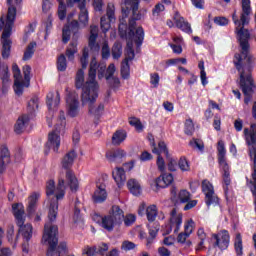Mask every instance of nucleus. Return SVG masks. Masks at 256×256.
<instances>
[{
    "mask_svg": "<svg viewBox=\"0 0 256 256\" xmlns=\"http://www.w3.org/2000/svg\"><path fill=\"white\" fill-rule=\"evenodd\" d=\"M121 75L123 79H129L130 67L129 62L123 61L121 65Z\"/></svg>",
    "mask_w": 256,
    "mask_h": 256,
    "instance_id": "8fccbe9b",
    "label": "nucleus"
},
{
    "mask_svg": "<svg viewBox=\"0 0 256 256\" xmlns=\"http://www.w3.org/2000/svg\"><path fill=\"white\" fill-rule=\"evenodd\" d=\"M136 220H137V217L135 216V214H127L125 216V212H123L122 223L124 222V225L126 227H131V225H133V223H135Z\"/></svg>",
    "mask_w": 256,
    "mask_h": 256,
    "instance_id": "79ce46f5",
    "label": "nucleus"
},
{
    "mask_svg": "<svg viewBox=\"0 0 256 256\" xmlns=\"http://www.w3.org/2000/svg\"><path fill=\"white\" fill-rule=\"evenodd\" d=\"M127 139V132L125 130H117L112 136V145H120Z\"/></svg>",
    "mask_w": 256,
    "mask_h": 256,
    "instance_id": "473e14b6",
    "label": "nucleus"
},
{
    "mask_svg": "<svg viewBox=\"0 0 256 256\" xmlns=\"http://www.w3.org/2000/svg\"><path fill=\"white\" fill-rule=\"evenodd\" d=\"M202 192L205 195V203L207 207H217V205H219V197L215 194V188L209 180L202 181Z\"/></svg>",
    "mask_w": 256,
    "mask_h": 256,
    "instance_id": "9d476101",
    "label": "nucleus"
},
{
    "mask_svg": "<svg viewBox=\"0 0 256 256\" xmlns=\"http://www.w3.org/2000/svg\"><path fill=\"white\" fill-rule=\"evenodd\" d=\"M218 163L221 166L229 165L227 164V150H225V143L223 141L218 142Z\"/></svg>",
    "mask_w": 256,
    "mask_h": 256,
    "instance_id": "c756f323",
    "label": "nucleus"
},
{
    "mask_svg": "<svg viewBox=\"0 0 256 256\" xmlns=\"http://www.w3.org/2000/svg\"><path fill=\"white\" fill-rule=\"evenodd\" d=\"M95 247H96V255H105V253L109 251V244L105 242H102L96 245Z\"/></svg>",
    "mask_w": 256,
    "mask_h": 256,
    "instance_id": "de8ad7c7",
    "label": "nucleus"
},
{
    "mask_svg": "<svg viewBox=\"0 0 256 256\" xmlns=\"http://www.w3.org/2000/svg\"><path fill=\"white\" fill-rule=\"evenodd\" d=\"M9 163H11V152H9L7 145L2 144L0 147V175L5 173Z\"/></svg>",
    "mask_w": 256,
    "mask_h": 256,
    "instance_id": "dca6fc26",
    "label": "nucleus"
},
{
    "mask_svg": "<svg viewBox=\"0 0 256 256\" xmlns=\"http://www.w3.org/2000/svg\"><path fill=\"white\" fill-rule=\"evenodd\" d=\"M191 147H194V149H199V151H203L205 145L203 144V141L200 139H193V141H190Z\"/></svg>",
    "mask_w": 256,
    "mask_h": 256,
    "instance_id": "e2e57ef3",
    "label": "nucleus"
},
{
    "mask_svg": "<svg viewBox=\"0 0 256 256\" xmlns=\"http://www.w3.org/2000/svg\"><path fill=\"white\" fill-rule=\"evenodd\" d=\"M214 23L220 27H225L226 25H229V19L218 16L214 18Z\"/></svg>",
    "mask_w": 256,
    "mask_h": 256,
    "instance_id": "0e129e2a",
    "label": "nucleus"
},
{
    "mask_svg": "<svg viewBox=\"0 0 256 256\" xmlns=\"http://www.w3.org/2000/svg\"><path fill=\"white\" fill-rule=\"evenodd\" d=\"M212 237L215 239L214 247H218L220 251H225L229 248V243L231 240L229 231L221 230L219 233L213 234Z\"/></svg>",
    "mask_w": 256,
    "mask_h": 256,
    "instance_id": "4468645a",
    "label": "nucleus"
},
{
    "mask_svg": "<svg viewBox=\"0 0 256 256\" xmlns=\"http://www.w3.org/2000/svg\"><path fill=\"white\" fill-rule=\"evenodd\" d=\"M61 131L63 130L56 127L54 131L48 134V141L46 142V149H48V151L49 149H53L55 153L59 151V147H61V136H59V134Z\"/></svg>",
    "mask_w": 256,
    "mask_h": 256,
    "instance_id": "2eb2a0df",
    "label": "nucleus"
},
{
    "mask_svg": "<svg viewBox=\"0 0 256 256\" xmlns=\"http://www.w3.org/2000/svg\"><path fill=\"white\" fill-rule=\"evenodd\" d=\"M69 39H71V30L69 26H64L62 29V41L63 43H69Z\"/></svg>",
    "mask_w": 256,
    "mask_h": 256,
    "instance_id": "5fc2aeb1",
    "label": "nucleus"
},
{
    "mask_svg": "<svg viewBox=\"0 0 256 256\" xmlns=\"http://www.w3.org/2000/svg\"><path fill=\"white\" fill-rule=\"evenodd\" d=\"M57 69L58 71H65L67 69V58L63 54L58 57Z\"/></svg>",
    "mask_w": 256,
    "mask_h": 256,
    "instance_id": "a18cd8bd",
    "label": "nucleus"
},
{
    "mask_svg": "<svg viewBox=\"0 0 256 256\" xmlns=\"http://www.w3.org/2000/svg\"><path fill=\"white\" fill-rule=\"evenodd\" d=\"M135 59V50H133V42H128L126 46L125 59L126 63Z\"/></svg>",
    "mask_w": 256,
    "mask_h": 256,
    "instance_id": "e433bc0d",
    "label": "nucleus"
},
{
    "mask_svg": "<svg viewBox=\"0 0 256 256\" xmlns=\"http://www.w3.org/2000/svg\"><path fill=\"white\" fill-rule=\"evenodd\" d=\"M178 167L181 171H190L191 167L189 166V162L187 158L181 157L178 161Z\"/></svg>",
    "mask_w": 256,
    "mask_h": 256,
    "instance_id": "3c124183",
    "label": "nucleus"
},
{
    "mask_svg": "<svg viewBox=\"0 0 256 256\" xmlns=\"http://www.w3.org/2000/svg\"><path fill=\"white\" fill-rule=\"evenodd\" d=\"M66 105L68 115L70 117H77L79 115V94L77 92H68L66 96Z\"/></svg>",
    "mask_w": 256,
    "mask_h": 256,
    "instance_id": "9b49d317",
    "label": "nucleus"
},
{
    "mask_svg": "<svg viewBox=\"0 0 256 256\" xmlns=\"http://www.w3.org/2000/svg\"><path fill=\"white\" fill-rule=\"evenodd\" d=\"M135 247H137V245L129 240H125L121 245L122 251H133Z\"/></svg>",
    "mask_w": 256,
    "mask_h": 256,
    "instance_id": "052dcab7",
    "label": "nucleus"
},
{
    "mask_svg": "<svg viewBox=\"0 0 256 256\" xmlns=\"http://www.w3.org/2000/svg\"><path fill=\"white\" fill-rule=\"evenodd\" d=\"M27 125H29V116L24 114L17 119L14 125L15 133H17V135H21V133L27 129Z\"/></svg>",
    "mask_w": 256,
    "mask_h": 256,
    "instance_id": "a878e982",
    "label": "nucleus"
},
{
    "mask_svg": "<svg viewBox=\"0 0 256 256\" xmlns=\"http://www.w3.org/2000/svg\"><path fill=\"white\" fill-rule=\"evenodd\" d=\"M60 102H61V96L59 95V92H56V94H53V92L48 93L46 105L49 111H53V109H57V107H59Z\"/></svg>",
    "mask_w": 256,
    "mask_h": 256,
    "instance_id": "393cba45",
    "label": "nucleus"
},
{
    "mask_svg": "<svg viewBox=\"0 0 256 256\" xmlns=\"http://www.w3.org/2000/svg\"><path fill=\"white\" fill-rule=\"evenodd\" d=\"M35 47H37V43L35 42H31L23 55V61H29V59H31V57H33V55L35 54Z\"/></svg>",
    "mask_w": 256,
    "mask_h": 256,
    "instance_id": "4c0bfd02",
    "label": "nucleus"
},
{
    "mask_svg": "<svg viewBox=\"0 0 256 256\" xmlns=\"http://www.w3.org/2000/svg\"><path fill=\"white\" fill-rule=\"evenodd\" d=\"M125 157H127V153L122 149L109 150L106 152V159H108L110 163H121Z\"/></svg>",
    "mask_w": 256,
    "mask_h": 256,
    "instance_id": "a211bd4d",
    "label": "nucleus"
},
{
    "mask_svg": "<svg viewBox=\"0 0 256 256\" xmlns=\"http://www.w3.org/2000/svg\"><path fill=\"white\" fill-rule=\"evenodd\" d=\"M115 21V5L108 3L106 16H102L100 19V27L103 33H107L111 29V23Z\"/></svg>",
    "mask_w": 256,
    "mask_h": 256,
    "instance_id": "ddd939ff",
    "label": "nucleus"
},
{
    "mask_svg": "<svg viewBox=\"0 0 256 256\" xmlns=\"http://www.w3.org/2000/svg\"><path fill=\"white\" fill-rule=\"evenodd\" d=\"M152 147H153L152 152L156 153V155H158L156 165H157L159 171H161L163 173V172H165V160L163 159V156H161L159 154V152L157 151V148L155 147V142H152Z\"/></svg>",
    "mask_w": 256,
    "mask_h": 256,
    "instance_id": "c9c22d12",
    "label": "nucleus"
},
{
    "mask_svg": "<svg viewBox=\"0 0 256 256\" xmlns=\"http://www.w3.org/2000/svg\"><path fill=\"white\" fill-rule=\"evenodd\" d=\"M136 25L137 20L135 18H130L128 22V37H130V39H133L134 43L139 49V47L143 45V40L145 39V31L143 30V27H138L135 30Z\"/></svg>",
    "mask_w": 256,
    "mask_h": 256,
    "instance_id": "1a4fd4ad",
    "label": "nucleus"
},
{
    "mask_svg": "<svg viewBox=\"0 0 256 256\" xmlns=\"http://www.w3.org/2000/svg\"><path fill=\"white\" fill-rule=\"evenodd\" d=\"M123 223V210L118 206H112L110 214L103 217L101 227L106 231H113L116 225H121Z\"/></svg>",
    "mask_w": 256,
    "mask_h": 256,
    "instance_id": "0eeeda50",
    "label": "nucleus"
},
{
    "mask_svg": "<svg viewBox=\"0 0 256 256\" xmlns=\"http://www.w3.org/2000/svg\"><path fill=\"white\" fill-rule=\"evenodd\" d=\"M170 225L173 227V225H176V228L174 229V233H179V230L181 229V225L183 223V214L179 213L177 214V208H172L170 211Z\"/></svg>",
    "mask_w": 256,
    "mask_h": 256,
    "instance_id": "aec40b11",
    "label": "nucleus"
},
{
    "mask_svg": "<svg viewBox=\"0 0 256 256\" xmlns=\"http://www.w3.org/2000/svg\"><path fill=\"white\" fill-rule=\"evenodd\" d=\"M75 3H78V7L80 9L79 21L82 23L83 27H87L89 23V12L85 7V0H73Z\"/></svg>",
    "mask_w": 256,
    "mask_h": 256,
    "instance_id": "4be33fe9",
    "label": "nucleus"
},
{
    "mask_svg": "<svg viewBox=\"0 0 256 256\" xmlns=\"http://www.w3.org/2000/svg\"><path fill=\"white\" fill-rule=\"evenodd\" d=\"M12 211L17 225H23L25 223V209L23 208V204H14Z\"/></svg>",
    "mask_w": 256,
    "mask_h": 256,
    "instance_id": "5701e85b",
    "label": "nucleus"
},
{
    "mask_svg": "<svg viewBox=\"0 0 256 256\" xmlns=\"http://www.w3.org/2000/svg\"><path fill=\"white\" fill-rule=\"evenodd\" d=\"M57 211H59V206L51 204L48 211V222L44 225L42 243L48 245L46 256H74L73 254L67 255V244L65 242L59 244V238L57 237L59 228L53 224L57 219Z\"/></svg>",
    "mask_w": 256,
    "mask_h": 256,
    "instance_id": "f03ea898",
    "label": "nucleus"
},
{
    "mask_svg": "<svg viewBox=\"0 0 256 256\" xmlns=\"http://www.w3.org/2000/svg\"><path fill=\"white\" fill-rule=\"evenodd\" d=\"M178 200L180 203H189L191 201V193L187 190H181L178 194Z\"/></svg>",
    "mask_w": 256,
    "mask_h": 256,
    "instance_id": "c03bdc74",
    "label": "nucleus"
},
{
    "mask_svg": "<svg viewBox=\"0 0 256 256\" xmlns=\"http://www.w3.org/2000/svg\"><path fill=\"white\" fill-rule=\"evenodd\" d=\"M102 59H107L108 57H111V49L109 48V44L107 42H104L102 45Z\"/></svg>",
    "mask_w": 256,
    "mask_h": 256,
    "instance_id": "bf43d9fd",
    "label": "nucleus"
},
{
    "mask_svg": "<svg viewBox=\"0 0 256 256\" xmlns=\"http://www.w3.org/2000/svg\"><path fill=\"white\" fill-rule=\"evenodd\" d=\"M113 75H115V64H110L106 70L105 78L110 87L115 89V87H119L121 82L119 81V78L114 77Z\"/></svg>",
    "mask_w": 256,
    "mask_h": 256,
    "instance_id": "412c9836",
    "label": "nucleus"
},
{
    "mask_svg": "<svg viewBox=\"0 0 256 256\" xmlns=\"http://www.w3.org/2000/svg\"><path fill=\"white\" fill-rule=\"evenodd\" d=\"M173 20L176 27L181 29V31H184V33H193V30H191V24L185 21V18H183L179 12H175Z\"/></svg>",
    "mask_w": 256,
    "mask_h": 256,
    "instance_id": "6ab92c4d",
    "label": "nucleus"
},
{
    "mask_svg": "<svg viewBox=\"0 0 256 256\" xmlns=\"http://www.w3.org/2000/svg\"><path fill=\"white\" fill-rule=\"evenodd\" d=\"M241 13L240 19L237 16V11L232 14V20L235 25V33L238 39L240 54L236 53L234 55L233 63L240 75V89L244 95V103L249 105L253 93L255 92V83L253 82V63L255 58L251 56V45L249 44V39H251V34L248 29H245V25H249L251 21V0H241Z\"/></svg>",
    "mask_w": 256,
    "mask_h": 256,
    "instance_id": "f257e3e1",
    "label": "nucleus"
},
{
    "mask_svg": "<svg viewBox=\"0 0 256 256\" xmlns=\"http://www.w3.org/2000/svg\"><path fill=\"white\" fill-rule=\"evenodd\" d=\"M7 3L9 5L8 13L6 16L4 30L2 32V57L4 59H9V55H11L12 42L9 37H11V31L13 30V25L17 17V7H19L20 3H23V0H7Z\"/></svg>",
    "mask_w": 256,
    "mask_h": 256,
    "instance_id": "20e7f679",
    "label": "nucleus"
},
{
    "mask_svg": "<svg viewBox=\"0 0 256 256\" xmlns=\"http://www.w3.org/2000/svg\"><path fill=\"white\" fill-rule=\"evenodd\" d=\"M97 37H99V28L97 26H90V37L88 39V47L93 53H99V43H97Z\"/></svg>",
    "mask_w": 256,
    "mask_h": 256,
    "instance_id": "f3484780",
    "label": "nucleus"
},
{
    "mask_svg": "<svg viewBox=\"0 0 256 256\" xmlns=\"http://www.w3.org/2000/svg\"><path fill=\"white\" fill-rule=\"evenodd\" d=\"M157 233H159V224H154V226H150L149 228V235L150 237L147 238V246L153 243L155 237H157Z\"/></svg>",
    "mask_w": 256,
    "mask_h": 256,
    "instance_id": "ea45409f",
    "label": "nucleus"
},
{
    "mask_svg": "<svg viewBox=\"0 0 256 256\" xmlns=\"http://www.w3.org/2000/svg\"><path fill=\"white\" fill-rule=\"evenodd\" d=\"M58 17H59L60 21H63V19H65V17H67V6L65 5V3L59 4Z\"/></svg>",
    "mask_w": 256,
    "mask_h": 256,
    "instance_id": "864d4df0",
    "label": "nucleus"
},
{
    "mask_svg": "<svg viewBox=\"0 0 256 256\" xmlns=\"http://www.w3.org/2000/svg\"><path fill=\"white\" fill-rule=\"evenodd\" d=\"M107 176H102L96 182V190L93 195L94 203H103L107 199V183L106 180Z\"/></svg>",
    "mask_w": 256,
    "mask_h": 256,
    "instance_id": "f8f14e48",
    "label": "nucleus"
},
{
    "mask_svg": "<svg viewBox=\"0 0 256 256\" xmlns=\"http://www.w3.org/2000/svg\"><path fill=\"white\" fill-rule=\"evenodd\" d=\"M166 159L168 161L167 167L170 171H177V160L173 159L171 155L166 156Z\"/></svg>",
    "mask_w": 256,
    "mask_h": 256,
    "instance_id": "6e6d98bb",
    "label": "nucleus"
},
{
    "mask_svg": "<svg viewBox=\"0 0 256 256\" xmlns=\"http://www.w3.org/2000/svg\"><path fill=\"white\" fill-rule=\"evenodd\" d=\"M75 159H77V152L75 150H70L68 153L64 155L61 161L62 168L65 169V179L60 178L57 186V193L55 195V199L50 203L51 205H58L57 201L59 199H63L65 197V189L67 187L70 188V191L76 193L79 189V180H77V176H75V172L71 170L73 167V163H75Z\"/></svg>",
    "mask_w": 256,
    "mask_h": 256,
    "instance_id": "7ed1b4c3",
    "label": "nucleus"
},
{
    "mask_svg": "<svg viewBox=\"0 0 256 256\" xmlns=\"http://www.w3.org/2000/svg\"><path fill=\"white\" fill-rule=\"evenodd\" d=\"M19 234L25 239V241H31V237H33V226L31 224H21L18 225Z\"/></svg>",
    "mask_w": 256,
    "mask_h": 256,
    "instance_id": "c85d7f7f",
    "label": "nucleus"
},
{
    "mask_svg": "<svg viewBox=\"0 0 256 256\" xmlns=\"http://www.w3.org/2000/svg\"><path fill=\"white\" fill-rule=\"evenodd\" d=\"M146 215L149 223H153L157 219V206L151 205L146 209Z\"/></svg>",
    "mask_w": 256,
    "mask_h": 256,
    "instance_id": "58836bf2",
    "label": "nucleus"
},
{
    "mask_svg": "<svg viewBox=\"0 0 256 256\" xmlns=\"http://www.w3.org/2000/svg\"><path fill=\"white\" fill-rule=\"evenodd\" d=\"M46 195L47 197H51L55 195V181L49 180L46 185Z\"/></svg>",
    "mask_w": 256,
    "mask_h": 256,
    "instance_id": "603ef678",
    "label": "nucleus"
},
{
    "mask_svg": "<svg viewBox=\"0 0 256 256\" xmlns=\"http://www.w3.org/2000/svg\"><path fill=\"white\" fill-rule=\"evenodd\" d=\"M157 151L159 152V155H161V153H164L166 157H169V149H167V144H165L163 141H160L158 143Z\"/></svg>",
    "mask_w": 256,
    "mask_h": 256,
    "instance_id": "680f3d73",
    "label": "nucleus"
},
{
    "mask_svg": "<svg viewBox=\"0 0 256 256\" xmlns=\"http://www.w3.org/2000/svg\"><path fill=\"white\" fill-rule=\"evenodd\" d=\"M39 197H41V194H39L38 192H33L28 197V207H27L28 215H33V213L37 211V201H39Z\"/></svg>",
    "mask_w": 256,
    "mask_h": 256,
    "instance_id": "bb28decb",
    "label": "nucleus"
},
{
    "mask_svg": "<svg viewBox=\"0 0 256 256\" xmlns=\"http://www.w3.org/2000/svg\"><path fill=\"white\" fill-rule=\"evenodd\" d=\"M127 187L132 195H141V184L135 179H130L127 182Z\"/></svg>",
    "mask_w": 256,
    "mask_h": 256,
    "instance_id": "2f4dec72",
    "label": "nucleus"
},
{
    "mask_svg": "<svg viewBox=\"0 0 256 256\" xmlns=\"http://www.w3.org/2000/svg\"><path fill=\"white\" fill-rule=\"evenodd\" d=\"M97 70H98V79H103L105 77V71H107V65L105 63H97V58H92L90 62V68L88 72V80L86 81V85L90 83H95L99 86L97 81H95L97 77Z\"/></svg>",
    "mask_w": 256,
    "mask_h": 256,
    "instance_id": "6e6552de",
    "label": "nucleus"
},
{
    "mask_svg": "<svg viewBox=\"0 0 256 256\" xmlns=\"http://www.w3.org/2000/svg\"><path fill=\"white\" fill-rule=\"evenodd\" d=\"M112 177L114 181H116V185L118 187H123L125 185V181H127V176L125 175V169L121 167H116L112 172Z\"/></svg>",
    "mask_w": 256,
    "mask_h": 256,
    "instance_id": "b1692460",
    "label": "nucleus"
},
{
    "mask_svg": "<svg viewBox=\"0 0 256 256\" xmlns=\"http://www.w3.org/2000/svg\"><path fill=\"white\" fill-rule=\"evenodd\" d=\"M184 133L186 135H193V133H195V125L193 124V120H186Z\"/></svg>",
    "mask_w": 256,
    "mask_h": 256,
    "instance_id": "09e8293b",
    "label": "nucleus"
},
{
    "mask_svg": "<svg viewBox=\"0 0 256 256\" xmlns=\"http://www.w3.org/2000/svg\"><path fill=\"white\" fill-rule=\"evenodd\" d=\"M80 63L82 65V69H87V65H89V49L84 48L82 57L80 58Z\"/></svg>",
    "mask_w": 256,
    "mask_h": 256,
    "instance_id": "49530a36",
    "label": "nucleus"
},
{
    "mask_svg": "<svg viewBox=\"0 0 256 256\" xmlns=\"http://www.w3.org/2000/svg\"><path fill=\"white\" fill-rule=\"evenodd\" d=\"M12 72L14 77V91L16 95L21 96L23 95V88L29 87L31 83V66L26 65L23 67V76H21V69L17 64H13Z\"/></svg>",
    "mask_w": 256,
    "mask_h": 256,
    "instance_id": "423d86ee",
    "label": "nucleus"
},
{
    "mask_svg": "<svg viewBox=\"0 0 256 256\" xmlns=\"http://www.w3.org/2000/svg\"><path fill=\"white\" fill-rule=\"evenodd\" d=\"M87 85V82H85V72L83 69H79L76 73V78H75V86L76 89H82L83 93V87Z\"/></svg>",
    "mask_w": 256,
    "mask_h": 256,
    "instance_id": "72a5a7b5",
    "label": "nucleus"
},
{
    "mask_svg": "<svg viewBox=\"0 0 256 256\" xmlns=\"http://www.w3.org/2000/svg\"><path fill=\"white\" fill-rule=\"evenodd\" d=\"M75 53H77V44L71 43L66 50V56L69 59V61H73V59H75Z\"/></svg>",
    "mask_w": 256,
    "mask_h": 256,
    "instance_id": "37998d69",
    "label": "nucleus"
},
{
    "mask_svg": "<svg viewBox=\"0 0 256 256\" xmlns=\"http://www.w3.org/2000/svg\"><path fill=\"white\" fill-rule=\"evenodd\" d=\"M1 80H2L3 87H5L7 83H9V68L6 67L2 70Z\"/></svg>",
    "mask_w": 256,
    "mask_h": 256,
    "instance_id": "774afa93",
    "label": "nucleus"
},
{
    "mask_svg": "<svg viewBox=\"0 0 256 256\" xmlns=\"http://www.w3.org/2000/svg\"><path fill=\"white\" fill-rule=\"evenodd\" d=\"M59 124H57L55 126V128L57 127L58 129L62 130L65 129V112L60 111V115H59Z\"/></svg>",
    "mask_w": 256,
    "mask_h": 256,
    "instance_id": "338daca9",
    "label": "nucleus"
},
{
    "mask_svg": "<svg viewBox=\"0 0 256 256\" xmlns=\"http://www.w3.org/2000/svg\"><path fill=\"white\" fill-rule=\"evenodd\" d=\"M155 187L154 191H159V189H165V187H169V185L160 176L155 180Z\"/></svg>",
    "mask_w": 256,
    "mask_h": 256,
    "instance_id": "4d7b16f0",
    "label": "nucleus"
},
{
    "mask_svg": "<svg viewBox=\"0 0 256 256\" xmlns=\"http://www.w3.org/2000/svg\"><path fill=\"white\" fill-rule=\"evenodd\" d=\"M194 225H195V222L192 219H190L187 222V224H185V226H184V229H185L184 234H186L188 236L191 235V233H193Z\"/></svg>",
    "mask_w": 256,
    "mask_h": 256,
    "instance_id": "69168bd1",
    "label": "nucleus"
},
{
    "mask_svg": "<svg viewBox=\"0 0 256 256\" xmlns=\"http://www.w3.org/2000/svg\"><path fill=\"white\" fill-rule=\"evenodd\" d=\"M123 55V46L121 42H115L112 46V57L113 59H119Z\"/></svg>",
    "mask_w": 256,
    "mask_h": 256,
    "instance_id": "a19ab883",
    "label": "nucleus"
},
{
    "mask_svg": "<svg viewBox=\"0 0 256 256\" xmlns=\"http://www.w3.org/2000/svg\"><path fill=\"white\" fill-rule=\"evenodd\" d=\"M234 249L237 256H243V238L241 233H237L234 240Z\"/></svg>",
    "mask_w": 256,
    "mask_h": 256,
    "instance_id": "f704fd0d",
    "label": "nucleus"
},
{
    "mask_svg": "<svg viewBox=\"0 0 256 256\" xmlns=\"http://www.w3.org/2000/svg\"><path fill=\"white\" fill-rule=\"evenodd\" d=\"M141 0H125V5L130 6V10L132 11V19H136V21H141V13H139V2Z\"/></svg>",
    "mask_w": 256,
    "mask_h": 256,
    "instance_id": "cd10ccee",
    "label": "nucleus"
},
{
    "mask_svg": "<svg viewBox=\"0 0 256 256\" xmlns=\"http://www.w3.org/2000/svg\"><path fill=\"white\" fill-rule=\"evenodd\" d=\"M99 97V86L93 82H88L83 87V92L81 94L82 105H89V113L94 117H101L103 111H105V105L99 104L95 106V101Z\"/></svg>",
    "mask_w": 256,
    "mask_h": 256,
    "instance_id": "39448f33",
    "label": "nucleus"
},
{
    "mask_svg": "<svg viewBox=\"0 0 256 256\" xmlns=\"http://www.w3.org/2000/svg\"><path fill=\"white\" fill-rule=\"evenodd\" d=\"M129 124L132 127H135V129H137V131H141L143 129V124H141V120L135 117H132L129 119Z\"/></svg>",
    "mask_w": 256,
    "mask_h": 256,
    "instance_id": "13d9d810",
    "label": "nucleus"
},
{
    "mask_svg": "<svg viewBox=\"0 0 256 256\" xmlns=\"http://www.w3.org/2000/svg\"><path fill=\"white\" fill-rule=\"evenodd\" d=\"M224 173L223 177V189L225 193H229V186L231 185V173L229 172V165L221 166Z\"/></svg>",
    "mask_w": 256,
    "mask_h": 256,
    "instance_id": "7c9ffc66",
    "label": "nucleus"
}]
</instances>
